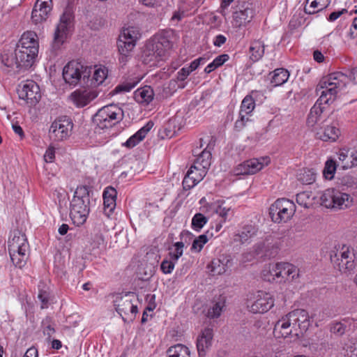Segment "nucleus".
Here are the masks:
<instances>
[{"label": "nucleus", "instance_id": "obj_29", "mask_svg": "<svg viewBox=\"0 0 357 357\" xmlns=\"http://www.w3.org/2000/svg\"><path fill=\"white\" fill-rule=\"evenodd\" d=\"M38 298L40 301V308L42 310L47 308L53 301V296L50 287L44 282H40L38 284Z\"/></svg>", "mask_w": 357, "mask_h": 357}, {"label": "nucleus", "instance_id": "obj_59", "mask_svg": "<svg viewBox=\"0 0 357 357\" xmlns=\"http://www.w3.org/2000/svg\"><path fill=\"white\" fill-rule=\"evenodd\" d=\"M55 333L54 328L51 325L48 324L43 328V334L47 336V340H50L52 335Z\"/></svg>", "mask_w": 357, "mask_h": 357}, {"label": "nucleus", "instance_id": "obj_19", "mask_svg": "<svg viewBox=\"0 0 357 357\" xmlns=\"http://www.w3.org/2000/svg\"><path fill=\"white\" fill-rule=\"evenodd\" d=\"M255 107V102L251 96H246L241 105L239 116L240 119L237 120L235 123L236 128L238 129L243 128L245 123L248 121L247 115L252 113Z\"/></svg>", "mask_w": 357, "mask_h": 357}, {"label": "nucleus", "instance_id": "obj_22", "mask_svg": "<svg viewBox=\"0 0 357 357\" xmlns=\"http://www.w3.org/2000/svg\"><path fill=\"white\" fill-rule=\"evenodd\" d=\"M328 121L326 120L323 130L317 132V138L324 142H335L340 135V130L337 123H329Z\"/></svg>", "mask_w": 357, "mask_h": 357}, {"label": "nucleus", "instance_id": "obj_27", "mask_svg": "<svg viewBox=\"0 0 357 357\" xmlns=\"http://www.w3.org/2000/svg\"><path fill=\"white\" fill-rule=\"evenodd\" d=\"M38 47L37 35L33 31L24 32L16 45V47L25 48L27 50L31 47V49L35 48L37 50H38Z\"/></svg>", "mask_w": 357, "mask_h": 357}, {"label": "nucleus", "instance_id": "obj_33", "mask_svg": "<svg viewBox=\"0 0 357 357\" xmlns=\"http://www.w3.org/2000/svg\"><path fill=\"white\" fill-rule=\"evenodd\" d=\"M256 232L257 229L255 226L252 225H245L235 235L234 241L241 243H245L256 234Z\"/></svg>", "mask_w": 357, "mask_h": 357}, {"label": "nucleus", "instance_id": "obj_36", "mask_svg": "<svg viewBox=\"0 0 357 357\" xmlns=\"http://www.w3.org/2000/svg\"><path fill=\"white\" fill-rule=\"evenodd\" d=\"M273 74L271 83L273 86H278L287 82L289 77V73L284 68H277L271 73Z\"/></svg>", "mask_w": 357, "mask_h": 357}, {"label": "nucleus", "instance_id": "obj_51", "mask_svg": "<svg viewBox=\"0 0 357 357\" xmlns=\"http://www.w3.org/2000/svg\"><path fill=\"white\" fill-rule=\"evenodd\" d=\"M208 242L207 236L202 234L196 238L192 245L191 250L197 252H200L203 248L204 245Z\"/></svg>", "mask_w": 357, "mask_h": 357}, {"label": "nucleus", "instance_id": "obj_11", "mask_svg": "<svg viewBox=\"0 0 357 357\" xmlns=\"http://www.w3.org/2000/svg\"><path fill=\"white\" fill-rule=\"evenodd\" d=\"M73 123L71 119L63 116L56 119L50 128V137L54 141H63L70 135Z\"/></svg>", "mask_w": 357, "mask_h": 357}, {"label": "nucleus", "instance_id": "obj_45", "mask_svg": "<svg viewBox=\"0 0 357 357\" xmlns=\"http://www.w3.org/2000/svg\"><path fill=\"white\" fill-rule=\"evenodd\" d=\"M139 79L134 78L130 79V80H127L123 82L121 84H119L114 89V92L115 93L120 92H129L135 86L139 83Z\"/></svg>", "mask_w": 357, "mask_h": 357}, {"label": "nucleus", "instance_id": "obj_6", "mask_svg": "<svg viewBox=\"0 0 357 357\" xmlns=\"http://www.w3.org/2000/svg\"><path fill=\"white\" fill-rule=\"evenodd\" d=\"M123 109L112 104L100 109L93 118V123L100 129L112 128L123 119Z\"/></svg>", "mask_w": 357, "mask_h": 357}, {"label": "nucleus", "instance_id": "obj_5", "mask_svg": "<svg viewBox=\"0 0 357 357\" xmlns=\"http://www.w3.org/2000/svg\"><path fill=\"white\" fill-rule=\"evenodd\" d=\"M91 73V66H84L76 61H71L64 66L63 77L66 83L75 86L78 84H88Z\"/></svg>", "mask_w": 357, "mask_h": 357}, {"label": "nucleus", "instance_id": "obj_4", "mask_svg": "<svg viewBox=\"0 0 357 357\" xmlns=\"http://www.w3.org/2000/svg\"><path fill=\"white\" fill-rule=\"evenodd\" d=\"M89 188L77 187L70 202V215L75 225L79 226L86 222L89 213Z\"/></svg>", "mask_w": 357, "mask_h": 357}, {"label": "nucleus", "instance_id": "obj_64", "mask_svg": "<svg viewBox=\"0 0 357 357\" xmlns=\"http://www.w3.org/2000/svg\"><path fill=\"white\" fill-rule=\"evenodd\" d=\"M23 357H38V351L35 348H30L26 350Z\"/></svg>", "mask_w": 357, "mask_h": 357}, {"label": "nucleus", "instance_id": "obj_23", "mask_svg": "<svg viewBox=\"0 0 357 357\" xmlns=\"http://www.w3.org/2000/svg\"><path fill=\"white\" fill-rule=\"evenodd\" d=\"M338 165L343 169H349L357 165V151L342 149L337 153Z\"/></svg>", "mask_w": 357, "mask_h": 357}, {"label": "nucleus", "instance_id": "obj_3", "mask_svg": "<svg viewBox=\"0 0 357 357\" xmlns=\"http://www.w3.org/2000/svg\"><path fill=\"white\" fill-rule=\"evenodd\" d=\"M29 247L27 238L24 233L18 229L11 231L8 241V250L15 267L22 268L26 265Z\"/></svg>", "mask_w": 357, "mask_h": 357}, {"label": "nucleus", "instance_id": "obj_52", "mask_svg": "<svg viewBox=\"0 0 357 357\" xmlns=\"http://www.w3.org/2000/svg\"><path fill=\"white\" fill-rule=\"evenodd\" d=\"M192 171H188L182 182L185 190H188L195 186L198 183L191 176Z\"/></svg>", "mask_w": 357, "mask_h": 357}, {"label": "nucleus", "instance_id": "obj_25", "mask_svg": "<svg viewBox=\"0 0 357 357\" xmlns=\"http://www.w3.org/2000/svg\"><path fill=\"white\" fill-rule=\"evenodd\" d=\"M97 94L94 91L76 90L70 95V99L78 107H83L95 99Z\"/></svg>", "mask_w": 357, "mask_h": 357}, {"label": "nucleus", "instance_id": "obj_44", "mask_svg": "<svg viewBox=\"0 0 357 357\" xmlns=\"http://www.w3.org/2000/svg\"><path fill=\"white\" fill-rule=\"evenodd\" d=\"M333 257H340L345 259V261L352 260L354 262L355 259L354 249L346 245H343L340 250H337L333 255Z\"/></svg>", "mask_w": 357, "mask_h": 357}, {"label": "nucleus", "instance_id": "obj_12", "mask_svg": "<svg viewBox=\"0 0 357 357\" xmlns=\"http://www.w3.org/2000/svg\"><path fill=\"white\" fill-rule=\"evenodd\" d=\"M73 20L72 13L69 10H66L61 16L60 22L56 26L54 32L52 47L57 50L64 43L67 35L71 28Z\"/></svg>", "mask_w": 357, "mask_h": 357}, {"label": "nucleus", "instance_id": "obj_63", "mask_svg": "<svg viewBox=\"0 0 357 357\" xmlns=\"http://www.w3.org/2000/svg\"><path fill=\"white\" fill-rule=\"evenodd\" d=\"M66 321L68 324V326L71 327V326H75L77 323L78 321H79V319H75L74 316L73 314H70L66 317Z\"/></svg>", "mask_w": 357, "mask_h": 357}, {"label": "nucleus", "instance_id": "obj_1", "mask_svg": "<svg viewBox=\"0 0 357 357\" xmlns=\"http://www.w3.org/2000/svg\"><path fill=\"white\" fill-rule=\"evenodd\" d=\"M349 79L348 76L341 72H335L323 77L316 89L317 94L319 95L316 102L322 105L333 103L344 89Z\"/></svg>", "mask_w": 357, "mask_h": 357}, {"label": "nucleus", "instance_id": "obj_15", "mask_svg": "<svg viewBox=\"0 0 357 357\" xmlns=\"http://www.w3.org/2000/svg\"><path fill=\"white\" fill-rule=\"evenodd\" d=\"M133 299L135 300V296L130 293L113 295V303L116 312H138L137 306L133 303Z\"/></svg>", "mask_w": 357, "mask_h": 357}, {"label": "nucleus", "instance_id": "obj_10", "mask_svg": "<svg viewBox=\"0 0 357 357\" xmlns=\"http://www.w3.org/2000/svg\"><path fill=\"white\" fill-rule=\"evenodd\" d=\"M207 149L208 146L200 153H198L197 158L188 169V171H192L191 176L193 180L197 183L200 182L204 178L211 165V153Z\"/></svg>", "mask_w": 357, "mask_h": 357}, {"label": "nucleus", "instance_id": "obj_62", "mask_svg": "<svg viewBox=\"0 0 357 357\" xmlns=\"http://www.w3.org/2000/svg\"><path fill=\"white\" fill-rule=\"evenodd\" d=\"M350 36L351 38H357V17L353 20L350 28Z\"/></svg>", "mask_w": 357, "mask_h": 357}, {"label": "nucleus", "instance_id": "obj_21", "mask_svg": "<svg viewBox=\"0 0 357 357\" xmlns=\"http://www.w3.org/2000/svg\"><path fill=\"white\" fill-rule=\"evenodd\" d=\"M213 337V329L206 327L202 331V333L197 340V349L199 357H205L207 351L211 346Z\"/></svg>", "mask_w": 357, "mask_h": 357}, {"label": "nucleus", "instance_id": "obj_16", "mask_svg": "<svg viewBox=\"0 0 357 357\" xmlns=\"http://www.w3.org/2000/svg\"><path fill=\"white\" fill-rule=\"evenodd\" d=\"M18 96L27 103L35 105L40 98L39 86L33 81H26L22 88L18 89Z\"/></svg>", "mask_w": 357, "mask_h": 357}, {"label": "nucleus", "instance_id": "obj_47", "mask_svg": "<svg viewBox=\"0 0 357 357\" xmlns=\"http://www.w3.org/2000/svg\"><path fill=\"white\" fill-rule=\"evenodd\" d=\"M289 326L290 322L289 319L287 321H279L276 324L275 328V335L276 337L287 336L289 334V332L287 331Z\"/></svg>", "mask_w": 357, "mask_h": 357}, {"label": "nucleus", "instance_id": "obj_30", "mask_svg": "<svg viewBox=\"0 0 357 357\" xmlns=\"http://www.w3.org/2000/svg\"><path fill=\"white\" fill-rule=\"evenodd\" d=\"M153 126V123H148L145 126L139 129L132 135L123 144L128 148H133L146 137Z\"/></svg>", "mask_w": 357, "mask_h": 357}, {"label": "nucleus", "instance_id": "obj_14", "mask_svg": "<svg viewBox=\"0 0 357 357\" xmlns=\"http://www.w3.org/2000/svg\"><path fill=\"white\" fill-rule=\"evenodd\" d=\"M255 15L252 3L243 1L239 3L233 13L234 25L240 27L250 22Z\"/></svg>", "mask_w": 357, "mask_h": 357}, {"label": "nucleus", "instance_id": "obj_32", "mask_svg": "<svg viewBox=\"0 0 357 357\" xmlns=\"http://www.w3.org/2000/svg\"><path fill=\"white\" fill-rule=\"evenodd\" d=\"M324 107L316 102L311 108L307 119V125L310 128H314L321 119Z\"/></svg>", "mask_w": 357, "mask_h": 357}, {"label": "nucleus", "instance_id": "obj_28", "mask_svg": "<svg viewBox=\"0 0 357 357\" xmlns=\"http://www.w3.org/2000/svg\"><path fill=\"white\" fill-rule=\"evenodd\" d=\"M135 100L144 106L148 105L154 98L153 89L149 86H145L135 91Z\"/></svg>", "mask_w": 357, "mask_h": 357}, {"label": "nucleus", "instance_id": "obj_20", "mask_svg": "<svg viewBox=\"0 0 357 357\" xmlns=\"http://www.w3.org/2000/svg\"><path fill=\"white\" fill-rule=\"evenodd\" d=\"M15 51L17 54V58L19 59L20 66L23 69H28L31 68L34 63L36 59L38 54V50L35 48L33 49H24L15 47Z\"/></svg>", "mask_w": 357, "mask_h": 357}, {"label": "nucleus", "instance_id": "obj_37", "mask_svg": "<svg viewBox=\"0 0 357 357\" xmlns=\"http://www.w3.org/2000/svg\"><path fill=\"white\" fill-rule=\"evenodd\" d=\"M331 260L334 267L342 273L352 271L355 268L354 262L352 260L345 261L340 257H333V255H331Z\"/></svg>", "mask_w": 357, "mask_h": 357}, {"label": "nucleus", "instance_id": "obj_39", "mask_svg": "<svg viewBox=\"0 0 357 357\" xmlns=\"http://www.w3.org/2000/svg\"><path fill=\"white\" fill-rule=\"evenodd\" d=\"M229 262V259L225 258L223 259H218L212 261L211 264V271L212 274L215 275L225 273L227 269L228 263Z\"/></svg>", "mask_w": 357, "mask_h": 357}, {"label": "nucleus", "instance_id": "obj_54", "mask_svg": "<svg viewBox=\"0 0 357 357\" xmlns=\"http://www.w3.org/2000/svg\"><path fill=\"white\" fill-rule=\"evenodd\" d=\"M175 263L170 259L169 260L164 259L160 264V269L165 274L171 273L174 268Z\"/></svg>", "mask_w": 357, "mask_h": 357}, {"label": "nucleus", "instance_id": "obj_57", "mask_svg": "<svg viewBox=\"0 0 357 357\" xmlns=\"http://www.w3.org/2000/svg\"><path fill=\"white\" fill-rule=\"evenodd\" d=\"M55 158V151L52 146L47 148L44 155V160L47 162H52Z\"/></svg>", "mask_w": 357, "mask_h": 357}, {"label": "nucleus", "instance_id": "obj_55", "mask_svg": "<svg viewBox=\"0 0 357 357\" xmlns=\"http://www.w3.org/2000/svg\"><path fill=\"white\" fill-rule=\"evenodd\" d=\"M221 314H207L204 323L207 325L206 327L213 329L218 324V319L220 318Z\"/></svg>", "mask_w": 357, "mask_h": 357}, {"label": "nucleus", "instance_id": "obj_38", "mask_svg": "<svg viewBox=\"0 0 357 357\" xmlns=\"http://www.w3.org/2000/svg\"><path fill=\"white\" fill-rule=\"evenodd\" d=\"M17 54L15 51L14 52H6L4 51L1 54V62L2 63L8 68H22V66H20L19 59L17 58Z\"/></svg>", "mask_w": 357, "mask_h": 357}, {"label": "nucleus", "instance_id": "obj_40", "mask_svg": "<svg viewBox=\"0 0 357 357\" xmlns=\"http://www.w3.org/2000/svg\"><path fill=\"white\" fill-rule=\"evenodd\" d=\"M169 357H190L189 349L181 344H178L169 348Z\"/></svg>", "mask_w": 357, "mask_h": 357}, {"label": "nucleus", "instance_id": "obj_35", "mask_svg": "<svg viewBox=\"0 0 357 357\" xmlns=\"http://www.w3.org/2000/svg\"><path fill=\"white\" fill-rule=\"evenodd\" d=\"M330 3V0H307L305 12L307 14H314L326 8Z\"/></svg>", "mask_w": 357, "mask_h": 357}, {"label": "nucleus", "instance_id": "obj_31", "mask_svg": "<svg viewBox=\"0 0 357 357\" xmlns=\"http://www.w3.org/2000/svg\"><path fill=\"white\" fill-rule=\"evenodd\" d=\"M265 45L261 40H255L251 42L249 51L250 58L252 61H257L262 58L264 54Z\"/></svg>", "mask_w": 357, "mask_h": 357}, {"label": "nucleus", "instance_id": "obj_13", "mask_svg": "<svg viewBox=\"0 0 357 357\" xmlns=\"http://www.w3.org/2000/svg\"><path fill=\"white\" fill-rule=\"evenodd\" d=\"M270 162L271 159L269 157L252 158L237 165L234 169L233 172L236 176L254 174L264 167L267 166Z\"/></svg>", "mask_w": 357, "mask_h": 357}, {"label": "nucleus", "instance_id": "obj_46", "mask_svg": "<svg viewBox=\"0 0 357 357\" xmlns=\"http://www.w3.org/2000/svg\"><path fill=\"white\" fill-rule=\"evenodd\" d=\"M207 222L208 218L202 213H196L192 219V228L197 231H199Z\"/></svg>", "mask_w": 357, "mask_h": 357}, {"label": "nucleus", "instance_id": "obj_26", "mask_svg": "<svg viewBox=\"0 0 357 357\" xmlns=\"http://www.w3.org/2000/svg\"><path fill=\"white\" fill-rule=\"evenodd\" d=\"M92 76L89 77L87 85L96 87L104 82L108 75V70L105 66H95L92 68Z\"/></svg>", "mask_w": 357, "mask_h": 357}, {"label": "nucleus", "instance_id": "obj_8", "mask_svg": "<svg viewBox=\"0 0 357 357\" xmlns=\"http://www.w3.org/2000/svg\"><path fill=\"white\" fill-rule=\"evenodd\" d=\"M296 211L295 204L285 198L277 199L269 208V214L274 222H287Z\"/></svg>", "mask_w": 357, "mask_h": 357}, {"label": "nucleus", "instance_id": "obj_48", "mask_svg": "<svg viewBox=\"0 0 357 357\" xmlns=\"http://www.w3.org/2000/svg\"><path fill=\"white\" fill-rule=\"evenodd\" d=\"M174 250L169 252V259L176 262L182 256L183 252L184 243L183 242H176L174 244Z\"/></svg>", "mask_w": 357, "mask_h": 357}, {"label": "nucleus", "instance_id": "obj_34", "mask_svg": "<svg viewBox=\"0 0 357 357\" xmlns=\"http://www.w3.org/2000/svg\"><path fill=\"white\" fill-rule=\"evenodd\" d=\"M51 10V6L41 5V6L36 7V5H34L31 13V19L33 22L38 24L45 21Z\"/></svg>", "mask_w": 357, "mask_h": 357}, {"label": "nucleus", "instance_id": "obj_18", "mask_svg": "<svg viewBox=\"0 0 357 357\" xmlns=\"http://www.w3.org/2000/svg\"><path fill=\"white\" fill-rule=\"evenodd\" d=\"M274 305L271 296L264 291H258L257 300L252 304L250 312L262 313L268 312Z\"/></svg>", "mask_w": 357, "mask_h": 357}, {"label": "nucleus", "instance_id": "obj_49", "mask_svg": "<svg viewBox=\"0 0 357 357\" xmlns=\"http://www.w3.org/2000/svg\"><path fill=\"white\" fill-rule=\"evenodd\" d=\"M296 202L299 205L305 208H309L312 205V199L309 192H302L297 194Z\"/></svg>", "mask_w": 357, "mask_h": 357}, {"label": "nucleus", "instance_id": "obj_2", "mask_svg": "<svg viewBox=\"0 0 357 357\" xmlns=\"http://www.w3.org/2000/svg\"><path fill=\"white\" fill-rule=\"evenodd\" d=\"M172 45V43L165 36H157L146 44L142 54L143 63L150 66H157L160 61L167 59Z\"/></svg>", "mask_w": 357, "mask_h": 357}, {"label": "nucleus", "instance_id": "obj_17", "mask_svg": "<svg viewBox=\"0 0 357 357\" xmlns=\"http://www.w3.org/2000/svg\"><path fill=\"white\" fill-rule=\"evenodd\" d=\"M275 275L279 278L278 282L290 278L291 282L296 281L300 277V270L296 266L287 262L276 263V271Z\"/></svg>", "mask_w": 357, "mask_h": 357}, {"label": "nucleus", "instance_id": "obj_56", "mask_svg": "<svg viewBox=\"0 0 357 357\" xmlns=\"http://www.w3.org/2000/svg\"><path fill=\"white\" fill-rule=\"evenodd\" d=\"M155 296L153 294H148L146 296V301L148 302L147 305L144 310L143 312H146V311H153L155 310L156 307V304L155 302Z\"/></svg>", "mask_w": 357, "mask_h": 357}, {"label": "nucleus", "instance_id": "obj_41", "mask_svg": "<svg viewBox=\"0 0 357 357\" xmlns=\"http://www.w3.org/2000/svg\"><path fill=\"white\" fill-rule=\"evenodd\" d=\"M224 201H218L212 204V208L215 213L222 218V221L225 222L228 217L230 211V207L224 206Z\"/></svg>", "mask_w": 357, "mask_h": 357}, {"label": "nucleus", "instance_id": "obj_53", "mask_svg": "<svg viewBox=\"0 0 357 357\" xmlns=\"http://www.w3.org/2000/svg\"><path fill=\"white\" fill-rule=\"evenodd\" d=\"M225 298L220 296L217 300L214 301V303L212 306L211 312H221L225 310Z\"/></svg>", "mask_w": 357, "mask_h": 357}, {"label": "nucleus", "instance_id": "obj_24", "mask_svg": "<svg viewBox=\"0 0 357 357\" xmlns=\"http://www.w3.org/2000/svg\"><path fill=\"white\" fill-rule=\"evenodd\" d=\"M117 192L115 188L111 186L107 187L103 192L104 213L109 217L116 208Z\"/></svg>", "mask_w": 357, "mask_h": 357}, {"label": "nucleus", "instance_id": "obj_60", "mask_svg": "<svg viewBox=\"0 0 357 357\" xmlns=\"http://www.w3.org/2000/svg\"><path fill=\"white\" fill-rule=\"evenodd\" d=\"M226 40L227 38L225 36L219 34L215 37L213 40V45L216 47H220L226 42Z\"/></svg>", "mask_w": 357, "mask_h": 357}, {"label": "nucleus", "instance_id": "obj_61", "mask_svg": "<svg viewBox=\"0 0 357 357\" xmlns=\"http://www.w3.org/2000/svg\"><path fill=\"white\" fill-rule=\"evenodd\" d=\"M347 11L346 9H342V10L334 11L330 14L328 19L329 21L333 22V21L336 20L337 18H339L342 13H347Z\"/></svg>", "mask_w": 357, "mask_h": 357}, {"label": "nucleus", "instance_id": "obj_42", "mask_svg": "<svg viewBox=\"0 0 357 357\" xmlns=\"http://www.w3.org/2000/svg\"><path fill=\"white\" fill-rule=\"evenodd\" d=\"M276 271V264L273 265H269L268 267L265 268L261 273V277L264 280L268 281L270 282H278L279 278H278V275H275Z\"/></svg>", "mask_w": 357, "mask_h": 357}, {"label": "nucleus", "instance_id": "obj_9", "mask_svg": "<svg viewBox=\"0 0 357 357\" xmlns=\"http://www.w3.org/2000/svg\"><path fill=\"white\" fill-rule=\"evenodd\" d=\"M320 200L321 205L326 208L340 209L348 207L352 202L349 194L333 188L324 190L320 197Z\"/></svg>", "mask_w": 357, "mask_h": 357}, {"label": "nucleus", "instance_id": "obj_43", "mask_svg": "<svg viewBox=\"0 0 357 357\" xmlns=\"http://www.w3.org/2000/svg\"><path fill=\"white\" fill-rule=\"evenodd\" d=\"M229 59L228 54H224L218 56L211 63H209L204 69L206 73H210L216 68L222 66Z\"/></svg>", "mask_w": 357, "mask_h": 357}, {"label": "nucleus", "instance_id": "obj_50", "mask_svg": "<svg viewBox=\"0 0 357 357\" xmlns=\"http://www.w3.org/2000/svg\"><path fill=\"white\" fill-rule=\"evenodd\" d=\"M336 169V165L335 161L332 160H327L325 164V167L323 171L324 176L327 179H332Z\"/></svg>", "mask_w": 357, "mask_h": 357}, {"label": "nucleus", "instance_id": "obj_7", "mask_svg": "<svg viewBox=\"0 0 357 357\" xmlns=\"http://www.w3.org/2000/svg\"><path fill=\"white\" fill-rule=\"evenodd\" d=\"M140 38L139 30L137 27L129 26L121 31L117 41V47L121 54L120 63H125L130 52L136 45V41Z\"/></svg>", "mask_w": 357, "mask_h": 357}, {"label": "nucleus", "instance_id": "obj_58", "mask_svg": "<svg viewBox=\"0 0 357 357\" xmlns=\"http://www.w3.org/2000/svg\"><path fill=\"white\" fill-rule=\"evenodd\" d=\"M190 73L188 67H183L178 72L177 79L180 81H184Z\"/></svg>", "mask_w": 357, "mask_h": 357}]
</instances>
